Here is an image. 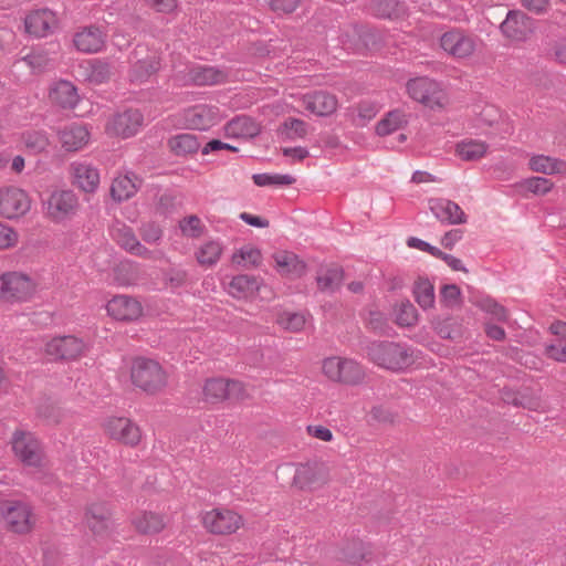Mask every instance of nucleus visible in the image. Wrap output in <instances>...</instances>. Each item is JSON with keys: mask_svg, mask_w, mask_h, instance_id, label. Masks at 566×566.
<instances>
[{"mask_svg": "<svg viewBox=\"0 0 566 566\" xmlns=\"http://www.w3.org/2000/svg\"><path fill=\"white\" fill-rule=\"evenodd\" d=\"M461 296V290L455 284H446L440 290V301L444 304L447 307H454Z\"/></svg>", "mask_w": 566, "mask_h": 566, "instance_id": "nucleus-56", "label": "nucleus"}, {"mask_svg": "<svg viewBox=\"0 0 566 566\" xmlns=\"http://www.w3.org/2000/svg\"><path fill=\"white\" fill-rule=\"evenodd\" d=\"M130 379L134 386L146 394L155 395L167 385L166 373L154 359L136 357L130 367Z\"/></svg>", "mask_w": 566, "mask_h": 566, "instance_id": "nucleus-2", "label": "nucleus"}, {"mask_svg": "<svg viewBox=\"0 0 566 566\" xmlns=\"http://www.w3.org/2000/svg\"><path fill=\"white\" fill-rule=\"evenodd\" d=\"M226 132L232 137L252 138L260 133V128L251 117L242 115L228 122Z\"/></svg>", "mask_w": 566, "mask_h": 566, "instance_id": "nucleus-32", "label": "nucleus"}, {"mask_svg": "<svg viewBox=\"0 0 566 566\" xmlns=\"http://www.w3.org/2000/svg\"><path fill=\"white\" fill-rule=\"evenodd\" d=\"M440 46L455 59L470 56L475 50L474 39L460 29L444 32L440 38Z\"/></svg>", "mask_w": 566, "mask_h": 566, "instance_id": "nucleus-13", "label": "nucleus"}, {"mask_svg": "<svg viewBox=\"0 0 566 566\" xmlns=\"http://www.w3.org/2000/svg\"><path fill=\"white\" fill-rule=\"evenodd\" d=\"M221 254V244L218 241H208L196 251V260L200 265L212 266L220 260Z\"/></svg>", "mask_w": 566, "mask_h": 566, "instance_id": "nucleus-40", "label": "nucleus"}, {"mask_svg": "<svg viewBox=\"0 0 566 566\" xmlns=\"http://www.w3.org/2000/svg\"><path fill=\"white\" fill-rule=\"evenodd\" d=\"M23 140L25 147L34 154L44 151L49 146V138L44 132H29L23 135Z\"/></svg>", "mask_w": 566, "mask_h": 566, "instance_id": "nucleus-50", "label": "nucleus"}, {"mask_svg": "<svg viewBox=\"0 0 566 566\" xmlns=\"http://www.w3.org/2000/svg\"><path fill=\"white\" fill-rule=\"evenodd\" d=\"M406 4L399 0H369L368 12L380 19H398L406 13Z\"/></svg>", "mask_w": 566, "mask_h": 566, "instance_id": "nucleus-26", "label": "nucleus"}, {"mask_svg": "<svg viewBox=\"0 0 566 566\" xmlns=\"http://www.w3.org/2000/svg\"><path fill=\"white\" fill-rule=\"evenodd\" d=\"M262 255L260 250L251 248V247H244L241 248L238 254L233 255V260L237 263L244 262V264L250 265H258L261 262Z\"/></svg>", "mask_w": 566, "mask_h": 566, "instance_id": "nucleus-57", "label": "nucleus"}, {"mask_svg": "<svg viewBox=\"0 0 566 566\" xmlns=\"http://www.w3.org/2000/svg\"><path fill=\"white\" fill-rule=\"evenodd\" d=\"M344 280V271L338 265L329 266L316 276L317 287L321 292L334 293Z\"/></svg>", "mask_w": 566, "mask_h": 566, "instance_id": "nucleus-35", "label": "nucleus"}, {"mask_svg": "<svg viewBox=\"0 0 566 566\" xmlns=\"http://www.w3.org/2000/svg\"><path fill=\"white\" fill-rule=\"evenodd\" d=\"M410 98L434 109L441 107L443 93L439 82L428 76L410 78L406 84Z\"/></svg>", "mask_w": 566, "mask_h": 566, "instance_id": "nucleus-7", "label": "nucleus"}, {"mask_svg": "<svg viewBox=\"0 0 566 566\" xmlns=\"http://www.w3.org/2000/svg\"><path fill=\"white\" fill-rule=\"evenodd\" d=\"M301 0H268L270 9L276 14H289L296 10Z\"/></svg>", "mask_w": 566, "mask_h": 566, "instance_id": "nucleus-62", "label": "nucleus"}, {"mask_svg": "<svg viewBox=\"0 0 566 566\" xmlns=\"http://www.w3.org/2000/svg\"><path fill=\"white\" fill-rule=\"evenodd\" d=\"M112 65L109 62L94 59L90 62L87 80L92 84H103L111 78Z\"/></svg>", "mask_w": 566, "mask_h": 566, "instance_id": "nucleus-44", "label": "nucleus"}, {"mask_svg": "<svg viewBox=\"0 0 566 566\" xmlns=\"http://www.w3.org/2000/svg\"><path fill=\"white\" fill-rule=\"evenodd\" d=\"M113 237L116 242L128 252L134 249L135 244L139 241L133 229L126 226L117 228Z\"/></svg>", "mask_w": 566, "mask_h": 566, "instance_id": "nucleus-54", "label": "nucleus"}, {"mask_svg": "<svg viewBox=\"0 0 566 566\" xmlns=\"http://www.w3.org/2000/svg\"><path fill=\"white\" fill-rule=\"evenodd\" d=\"M73 184L82 191L95 192L99 185V172L96 167L86 163L72 164Z\"/></svg>", "mask_w": 566, "mask_h": 566, "instance_id": "nucleus-21", "label": "nucleus"}, {"mask_svg": "<svg viewBox=\"0 0 566 566\" xmlns=\"http://www.w3.org/2000/svg\"><path fill=\"white\" fill-rule=\"evenodd\" d=\"M132 54L135 59L128 71L132 83H146L161 69L160 54L155 50L137 46Z\"/></svg>", "mask_w": 566, "mask_h": 566, "instance_id": "nucleus-5", "label": "nucleus"}, {"mask_svg": "<svg viewBox=\"0 0 566 566\" xmlns=\"http://www.w3.org/2000/svg\"><path fill=\"white\" fill-rule=\"evenodd\" d=\"M260 289V280L254 275L239 274L229 283V293L237 298L248 297Z\"/></svg>", "mask_w": 566, "mask_h": 566, "instance_id": "nucleus-31", "label": "nucleus"}, {"mask_svg": "<svg viewBox=\"0 0 566 566\" xmlns=\"http://www.w3.org/2000/svg\"><path fill=\"white\" fill-rule=\"evenodd\" d=\"M369 554L367 546L360 539H353L340 548L339 558L350 565H361L371 559Z\"/></svg>", "mask_w": 566, "mask_h": 566, "instance_id": "nucleus-33", "label": "nucleus"}, {"mask_svg": "<svg viewBox=\"0 0 566 566\" xmlns=\"http://www.w3.org/2000/svg\"><path fill=\"white\" fill-rule=\"evenodd\" d=\"M276 270L280 274L290 277H301L306 270V264L295 253L280 251L273 255Z\"/></svg>", "mask_w": 566, "mask_h": 566, "instance_id": "nucleus-24", "label": "nucleus"}, {"mask_svg": "<svg viewBox=\"0 0 566 566\" xmlns=\"http://www.w3.org/2000/svg\"><path fill=\"white\" fill-rule=\"evenodd\" d=\"M364 368L355 360L344 358L340 367V378L338 382L345 385H357L364 380Z\"/></svg>", "mask_w": 566, "mask_h": 566, "instance_id": "nucleus-41", "label": "nucleus"}, {"mask_svg": "<svg viewBox=\"0 0 566 566\" xmlns=\"http://www.w3.org/2000/svg\"><path fill=\"white\" fill-rule=\"evenodd\" d=\"M429 208L434 217L447 224H464L468 221V216L461 207L446 198L430 199Z\"/></svg>", "mask_w": 566, "mask_h": 566, "instance_id": "nucleus-18", "label": "nucleus"}, {"mask_svg": "<svg viewBox=\"0 0 566 566\" xmlns=\"http://www.w3.org/2000/svg\"><path fill=\"white\" fill-rule=\"evenodd\" d=\"M219 109L208 105H196L187 111L186 119L192 129L207 130L216 125Z\"/></svg>", "mask_w": 566, "mask_h": 566, "instance_id": "nucleus-22", "label": "nucleus"}, {"mask_svg": "<svg viewBox=\"0 0 566 566\" xmlns=\"http://www.w3.org/2000/svg\"><path fill=\"white\" fill-rule=\"evenodd\" d=\"M50 99L62 108H74L78 101L77 88L69 81L61 80L50 90Z\"/></svg>", "mask_w": 566, "mask_h": 566, "instance_id": "nucleus-27", "label": "nucleus"}, {"mask_svg": "<svg viewBox=\"0 0 566 566\" xmlns=\"http://www.w3.org/2000/svg\"><path fill=\"white\" fill-rule=\"evenodd\" d=\"M253 182L258 187H268V186H290L295 182V178L291 175H281V174H254L252 176Z\"/></svg>", "mask_w": 566, "mask_h": 566, "instance_id": "nucleus-45", "label": "nucleus"}, {"mask_svg": "<svg viewBox=\"0 0 566 566\" xmlns=\"http://www.w3.org/2000/svg\"><path fill=\"white\" fill-rule=\"evenodd\" d=\"M528 166L533 171L545 175H553L565 170L566 163L549 156L535 155L530 159Z\"/></svg>", "mask_w": 566, "mask_h": 566, "instance_id": "nucleus-37", "label": "nucleus"}, {"mask_svg": "<svg viewBox=\"0 0 566 566\" xmlns=\"http://www.w3.org/2000/svg\"><path fill=\"white\" fill-rule=\"evenodd\" d=\"M227 379H208L203 386L205 400L211 403L223 401L227 398Z\"/></svg>", "mask_w": 566, "mask_h": 566, "instance_id": "nucleus-43", "label": "nucleus"}, {"mask_svg": "<svg viewBox=\"0 0 566 566\" xmlns=\"http://www.w3.org/2000/svg\"><path fill=\"white\" fill-rule=\"evenodd\" d=\"M18 239H19V235L13 228L0 222V249L1 250L10 249V248L14 247L18 243Z\"/></svg>", "mask_w": 566, "mask_h": 566, "instance_id": "nucleus-59", "label": "nucleus"}, {"mask_svg": "<svg viewBox=\"0 0 566 566\" xmlns=\"http://www.w3.org/2000/svg\"><path fill=\"white\" fill-rule=\"evenodd\" d=\"M90 133L84 125L71 124L60 133V140L67 151H76L88 142Z\"/></svg>", "mask_w": 566, "mask_h": 566, "instance_id": "nucleus-29", "label": "nucleus"}, {"mask_svg": "<svg viewBox=\"0 0 566 566\" xmlns=\"http://www.w3.org/2000/svg\"><path fill=\"white\" fill-rule=\"evenodd\" d=\"M43 207L52 221L63 222L76 214L80 203L72 190H55L43 201Z\"/></svg>", "mask_w": 566, "mask_h": 566, "instance_id": "nucleus-6", "label": "nucleus"}, {"mask_svg": "<svg viewBox=\"0 0 566 566\" xmlns=\"http://www.w3.org/2000/svg\"><path fill=\"white\" fill-rule=\"evenodd\" d=\"M407 245L409 248H413V249H418V250L428 252L429 254H431L434 258H437L438 255L441 254V250L439 248H437L434 245H431L427 241H423V240H421L419 238H416V237L408 238L407 239Z\"/></svg>", "mask_w": 566, "mask_h": 566, "instance_id": "nucleus-64", "label": "nucleus"}, {"mask_svg": "<svg viewBox=\"0 0 566 566\" xmlns=\"http://www.w3.org/2000/svg\"><path fill=\"white\" fill-rule=\"evenodd\" d=\"M133 524L142 534H157L165 527L163 515L154 512H142L133 518Z\"/></svg>", "mask_w": 566, "mask_h": 566, "instance_id": "nucleus-34", "label": "nucleus"}, {"mask_svg": "<svg viewBox=\"0 0 566 566\" xmlns=\"http://www.w3.org/2000/svg\"><path fill=\"white\" fill-rule=\"evenodd\" d=\"M521 186L536 196H544L552 190L554 184L545 177H531L524 179Z\"/></svg>", "mask_w": 566, "mask_h": 566, "instance_id": "nucleus-49", "label": "nucleus"}, {"mask_svg": "<svg viewBox=\"0 0 566 566\" xmlns=\"http://www.w3.org/2000/svg\"><path fill=\"white\" fill-rule=\"evenodd\" d=\"M106 41V34L95 25H88L76 32L73 39L75 48L83 53L99 52Z\"/></svg>", "mask_w": 566, "mask_h": 566, "instance_id": "nucleus-20", "label": "nucleus"}, {"mask_svg": "<svg viewBox=\"0 0 566 566\" xmlns=\"http://www.w3.org/2000/svg\"><path fill=\"white\" fill-rule=\"evenodd\" d=\"M111 511L104 503H93L86 509L85 520L95 535H103L112 525Z\"/></svg>", "mask_w": 566, "mask_h": 566, "instance_id": "nucleus-23", "label": "nucleus"}, {"mask_svg": "<svg viewBox=\"0 0 566 566\" xmlns=\"http://www.w3.org/2000/svg\"><path fill=\"white\" fill-rule=\"evenodd\" d=\"M203 526L212 534H232L241 525L242 518L233 511L214 509L202 516Z\"/></svg>", "mask_w": 566, "mask_h": 566, "instance_id": "nucleus-11", "label": "nucleus"}, {"mask_svg": "<svg viewBox=\"0 0 566 566\" xmlns=\"http://www.w3.org/2000/svg\"><path fill=\"white\" fill-rule=\"evenodd\" d=\"M105 430L112 439L129 447L137 446L142 439L140 428L134 421L124 417L108 419L105 423Z\"/></svg>", "mask_w": 566, "mask_h": 566, "instance_id": "nucleus-14", "label": "nucleus"}, {"mask_svg": "<svg viewBox=\"0 0 566 566\" xmlns=\"http://www.w3.org/2000/svg\"><path fill=\"white\" fill-rule=\"evenodd\" d=\"M56 24L55 13L48 8L33 10L24 19L25 31L39 39L52 33Z\"/></svg>", "mask_w": 566, "mask_h": 566, "instance_id": "nucleus-15", "label": "nucleus"}, {"mask_svg": "<svg viewBox=\"0 0 566 566\" xmlns=\"http://www.w3.org/2000/svg\"><path fill=\"white\" fill-rule=\"evenodd\" d=\"M281 133L287 139L304 138L307 134V124L300 118L290 117L282 124Z\"/></svg>", "mask_w": 566, "mask_h": 566, "instance_id": "nucleus-48", "label": "nucleus"}, {"mask_svg": "<svg viewBox=\"0 0 566 566\" xmlns=\"http://www.w3.org/2000/svg\"><path fill=\"white\" fill-rule=\"evenodd\" d=\"M11 443L14 455L24 467L42 468L44 460L43 447L32 433L15 431Z\"/></svg>", "mask_w": 566, "mask_h": 566, "instance_id": "nucleus-4", "label": "nucleus"}, {"mask_svg": "<svg viewBox=\"0 0 566 566\" xmlns=\"http://www.w3.org/2000/svg\"><path fill=\"white\" fill-rule=\"evenodd\" d=\"M106 310L117 321H136L143 314V306L135 297L116 295L108 301Z\"/></svg>", "mask_w": 566, "mask_h": 566, "instance_id": "nucleus-16", "label": "nucleus"}, {"mask_svg": "<svg viewBox=\"0 0 566 566\" xmlns=\"http://www.w3.org/2000/svg\"><path fill=\"white\" fill-rule=\"evenodd\" d=\"M415 306L407 302L402 304L399 313L397 314V324L400 326H412L417 321Z\"/></svg>", "mask_w": 566, "mask_h": 566, "instance_id": "nucleus-60", "label": "nucleus"}, {"mask_svg": "<svg viewBox=\"0 0 566 566\" xmlns=\"http://www.w3.org/2000/svg\"><path fill=\"white\" fill-rule=\"evenodd\" d=\"M488 147L485 143L480 140H462L457 145V155L463 160L474 161L485 156Z\"/></svg>", "mask_w": 566, "mask_h": 566, "instance_id": "nucleus-39", "label": "nucleus"}, {"mask_svg": "<svg viewBox=\"0 0 566 566\" xmlns=\"http://www.w3.org/2000/svg\"><path fill=\"white\" fill-rule=\"evenodd\" d=\"M139 234L146 243L156 244L161 240L164 231L157 222L149 221L142 224Z\"/></svg>", "mask_w": 566, "mask_h": 566, "instance_id": "nucleus-53", "label": "nucleus"}, {"mask_svg": "<svg viewBox=\"0 0 566 566\" xmlns=\"http://www.w3.org/2000/svg\"><path fill=\"white\" fill-rule=\"evenodd\" d=\"M177 197L170 191L166 190L163 193L157 195L156 210L160 214L167 216L176 210Z\"/></svg>", "mask_w": 566, "mask_h": 566, "instance_id": "nucleus-55", "label": "nucleus"}, {"mask_svg": "<svg viewBox=\"0 0 566 566\" xmlns=\"http://www.w3.org/2000/svg\"><path fill=\"white\" fill-rule=\"evenodd\" d=\"M31 208L28 193L17 187L0 189V216L6 219H18L25 216Z\"/></svg>", "mask_w": 566, "mask_h": 566, "instance_id": "nucleus-8", "label": "nucleus"}, {"mask_svg": "<svg viewBox=\"0 0 566 566\" xmlns=\"http://www.w3.org/2000/svg\"><path fill=\"white\" fill-rule=\"evenodd\" d=\"M357 114L353 118V123L357 127H364L376 117L379 112L378 105L373 101H361L356 107Z\"/></svg>", "mask_w": 566, "mask_h": 566, "instance_id": "nucleus-46", "label": "nucleus"}, {"mask_svg": "<svg viewBox=\"0 0 566 566\" xmlns=\"http://www.w3.org/2000/svg\"><path fill=\"white\" fill-rule=\"evenodd\" d=\"M408 124L407 115L401 109H394L380 119L376 125V134L378 136L390 135Z\"/></svg>", "mask_w": 566, "mask_h": 566, "instance_id": "nucleus-36", "label": "nucleus"}, {"mask_svg": "<svg viewBox=\"0 0 566 566\" xmlns=\"http://www.w3.org/2000/svg\"><path fill=\"white\" fill-rule=\"evenodd\" d=\"M189 77L198 86L217 85L227 81L228 73L216 66L198 65L190 69Z\"/></svg>", "mask_w": 566, "mask_h": 566, "instance_id": "nucleus-25", "label": "nucleus"}, {"mask_svg": "<svg viewBox=\"0 0 566 566\" xmlns=\"http://www.w3.org/2000/svg\"><path fill=\"white\" fill-rule=\"evenodd\" d=\"M367 358L378 367L400 371L415 364L416 356L411 347L391 340H371L363 347Z\"/></svg>", "mask_w": 566, "mask_h": 566, "instance_id": "nucleus-1", "label": "nucleus"}, {"mask_svg": "<svg viewBox=\"0 0 566 566\" xmlns=\"http://www.w3.org/2000/svg\"><path fill=\"white\" fill-rule=\"evenodd\" d=\"M534 28V20L521 10H510L500 25L505 38L517 42L526 41Z\"/></svg>", "mask_w": 566, "mask_h": 566, "instance_id": "nucleus-10", "label": "nucleus"}, {"mask_svg": "<svg viewBox=\"0 0 566 566\" xmlns=\"http://www.w3.org/2000/svg\"><path fill=\"white\" fill-rule=\"evenodd\" d=\"M86 350L83 339L74 335H65L52 338L46 343L45 352L55 360H74Z\"/></svg>", "mask_w": 566, "mask_h": 566, "instance_id": "nucleus-9", "label": "nucleus"}, {"mask_svg": "<svg viewBox=\"0 0 566 566\" xmlns=\"http://www.w3.org/2000/svg\"><path fill=\"white\" fill-rule=\"evenodd\" d=\"M546 355L560 363H566V340L557 339L554 344L546 346Z\"/></svg>", "mask_w": 566, "mask_h": 566, "instance_id": "nucleus-63", "label": "nucleus"}, {"mask_svg": "<svg viewBox=\"0 0 566 566\" xmlns=\"http://www.w3.org/2000/svg\"><path fill=\"white\" fill-rule=\"evenodd\" d=\"M143 120V114L138 109H127L113 117L109 129L117 136L128 138L137 134Z\"/></svg>", "mask_w": 566, "mask_h": 566, "instance_id": "nucleus-19", "label": "nucleus"}, {"mask_svg": "<svg viewBox=\"0 0 566 566\" xmlns=\"http://www.w3.org/2000/svg\"><path fill=\"white\" fill-rule=\"evenodd\" d=\"M342 360L343 359L338 357H328L324 359L323 373L328 379L337 382L339 381Z\"/></svg>", "mask_w": 566, "mask_h": 566, "instance_id": "nucleus-58", "label": "nucleus"}, {"mask_svg": "<svg viewBox=\"0 0 566 566\" xmlns=\"http://www.w3.org/2000/svg\"><path fill=\"white\" fill-rule=\"evenodd\" d=\"M167 146L175 156L185 157L196 154L200 149V142L193 134L180 133L171 136Z\"/></svg>", "mask_w": 566, "mask_h": 566, "instance_id": "nucleus-30", "label": "nucleus"}, {"mask_svg": "<svg viewBox=\"0 0 566 566\" xmlns=\"http://www.w3.org/2000/svg\"><path fill=\"white\" fill-rule=\"evenodd\" d=\"M188 274L185 270L171 269L164 273V282L172 289L185 285Z\"/></svg>", "mask_w": 566, "mask_h": 566, "instance_id": "nucleus-61", "label": "nucleus"}, {"mask_svg": "<svg viewBox=\"0 0 566 566\" xmlns=\"http://www.w3.org/2000/svg\"><path fill=\"white\" fill-rule=\"evenodd\" d=\"M140 187V179L135 174L116 177L111 186L112 198L122 202L132 198Z\"/></svg>", "mask_w": 566, "mask_h": 566, "instance_id": "nucleus-28", "label": "nucleus"}, {"mask_svg": "<svg viewBox=\"0 0 566 566\" xmlns=\"http://www.w3.org/2000/svg\"><path fill=\"white\" fill-rule=\"evenodd\" d=\"M35 293L34 281L25 273L4 272L0 275V298L10 303L29 301Z\"/></svg>", "mask_w": 566, "mask_h": 566, "instance_id": "nucleus-3", "label": "nucleus"}, {"mask_svg": "<svg viewBox=\"0 0 566 566\" xmlns=\"http://www.w3.org/2000/svg\"><path fill=\"white\" fill-rule=\"evenodd\" d=\"M279 323L287 331L300 332L305 326L306 318L302 313L284 312L280 315Z\"/></svg>", "mask_w": 566, "mask_h": 566, "instance_id": "nucleus-52", "label": "nucleus"}, {"mask_svg": "<svg viewBox=\"0 0 566 566\" xmlns=\"http://www.w3.org/2000/svg\"><path fill=\"white\" fill-rule=\"evenodd\" d=\"M413 296L424 311L432 308L436 300L433 284L428 279L419 277L413 285Z\"/></svg>", "mask_w": 566, "mask_h": 566, "instance_id": "nucleus-38", "label": "nucleus"}, {"mask_svg": "<svg viewBox=\"0 0 566 566\" xmlns=\"http://www.w3.org/2000/svg\"><path fill=\"white\" fill-rule=\"evenodd\" d=\"M293 481L302 490H314L323 483L318 472L310 465H303L297 469Z\"/></svg>", "mask_w": 566, "mask_h": 566, "instance_id": "nucleus-42", "label": "nucleus"}, {"mask_svg": "<svg viewBox=\"0 0 566 566\" xmlns=\"http://www.w3.org/2000/svg\"><path fill=\"white\" fill-rule=\"evenodd\" d=\"M4 521L15 533H28L32 527L31 506L22 501H6L1 504Z\"/></svg>", "mask_w": 566, "mask_h": 566, "instance_id": "nucleus-12", "label": "nucleus"}, {"mask_svg": "<svg viewBox=\"0 0 566 566\" xmlns=\"http://www.w3.org/2000/svg\"><path fill=\"white\" fill-rule=\"evenodd\" d=\"M179 229L182 235L191 239H198L203 234L206 227L198 216L191 214L179 221Z\"/></svg>", "mask_w": 566, "mask_h": 566, "instance_id": "nucleus-47", "label": "nucleus"}, {"mask_svg": "<svg viewBox=\"0 0 566 566\" xmlns=\"http://www.w3.org/2000/svg\"><path fill=\"white\" fill-rule=\"evenodd\" d=\"M302 104L312 114L326 117L336 112L338 99L334 94L321 90L306 93L302 98Z\"/></svg>", "mask_w": 566, "mask_h": 566, "instance_id": "nucleus-17", "label": "nucleus"}, {"mask_svg": "<svg viewBox=\"0 0 566 566\" xmlns=\"http://www.w3.org/2000/svg\"><path fill=\"white\" fill-rule=\"evenodd\" d=\"M479 306L482 311L490 314L494 319L500 322L507 321V311L506 308L499 304L495 300L491 297L482 298L479 302Z\"/></svg>", "mask_w": 566, "mask_h": 566, "instance_id": "nucleus-51", "label": "nucleus"}]
</instances>
